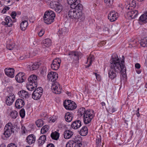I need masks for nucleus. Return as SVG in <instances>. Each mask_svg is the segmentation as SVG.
<instances>
[{
    "mask_svg": "<svg viewBox=\"0 0 147 147\" xmlns=\"http://www.w3.org/2000/svg\"><path fill=\"white\" fill-rule=\"evenodd\" d=\"M16 12L15 11H13L11 13V16L12 18L13 19H14L16 18Z\"/></svg>",
    "mask_w": 147,
    "mask_h": 147,
    "instance_id": "52",
    "label": "nucleus"
},
{
    "mask_svg": "<svg viewBox=\"0 0 147 147\" xmlns=\"http://www.w3.org/2000/svg\"><path fill=\"white\" fill-rule=\"evenodd\" d=\"M80 1H78L76 3L71 6V8L74 10L82 14V11L83 10V6L80 3Z\"/></svg>",
    "mask_w": 147,
    "mask_h": 147,
    "instance_id": "10",
    "label": "nucleus"
},
{
    "mask_svg": "<svg viewBox=\"0 0 147 147\" xmlns=\"http://www.w3.org/2000/svg\"><path fill=\"white\" fill-rule=\"evenodd\" d=\"M13 127L12 123H8L5 126L4 130L11 131V132H13Z\"/></svg>",
    "mask_w": 147,
    "mask_h": 147,
    "instance_id": "30",
    "label": "nucleus"
},
{
    "mask_svg": "<svg viewBox=\"0 0 147 147\" xmlns=\"http://www.w3.org/2000/svg\"><path fill=\"white\" fill-rule=\"evenodd\" d=\"M14 70L12 68H6L5 69V74L8 76L12 78L14 77Z\"/></svg>",
    "mask_w": 147,
    "mask_h": 147,
    "instance_id": "17",
    "label": "nucleus"
},
{
    "mask_svg": "<svg viewBox=\"0 0 147 147\" xmlns=\"http://www.w3.org/2000/svg\"><path fill=\"white\" fill-rule=\"evenodd\" d=\"M43 89L40 87L36 89L32 94V97L34 100H37L40 98L42 94Z\"/></svg>",
    "mask_w": 147,
    "mask_h": 147,
    "instance_id": "7",
    "label": "nucleus"
},
{
    "mask_svg": "<svg viewBox=\"0 0 147 147\" xmlns=\"http://www.w3.org/2000/svg\"><path fill=\"white\" fill-rule=\"evenodd\" d=\"M94 116L93 110H87L86 113L83 116L84 123L86 125L89 124Z\"/></svg>",
    "mask_w": 147,
    "mask_h": 147,
    "instance_id": "4",
    "label": "nucleus"
},
{
    "mask_svg": "<svg viewBox=\"0 0 147 147\" xmlns=\"http://www.w3.org/2000/svg\"><path fill=\"white\" fill-rule=\"evenodd\" d=\"M67 3L70 5V7L72 5H74L77 2L80 1V0H67Z\"/></svg>",
    "mask_w": 147,
    "mask_h": 147,
    "instance_id": "44",
    "label": "nucleus"
},
{
    "mask_svg": "<svg viewBox=\"0 0 147 147\" xmlns=\"http://www.w3.org/2000/svg\"><path fill=\"white\" fill-rule=\"evenodd\" d=\"M114 0H104V2L107 6L112 8L113 7Z\"/></svg>",
    "mask_w": 147,
    "mask_h": 147,
    "instance_id": "34",
    "label": "nucleus"
},
{
    "mask_svg": "<svg viewBox=\"0 0 147 147\" xmlns=\"http://www.w3.org/2000/svg\"><path fill=\"white\" fill-rule=\"evenodd\" d=\"M88 133V129L86 126L83 127L80 131V134L82 136H85L87 135Z\"/></svg>",
    "mask_w": 147,
    "mask_h": 147,
    "instance_id": "28",
    "label": "nucleus"
},
{
    "mask_svg": "<svg viewBox=\"0 0 147 147\" xmlns=\"http://www.w3.org/2000/svg\"><path fill=\"white\" fill-rule=\"evenodd\" d=\"M1 24L3 25H7L6 22L5 21V22H1Z\"/></svg>",
    "mask_w": 147,
    "mask_h": 147,
    "instance_id": "62",
    "label": "nucleus"
},
{
    "mask_svg": "<svg viewBox=\"0 0 147 147\" xmlns=\"http://www.w3.org/2000/svg\"><path fill=\"white\" fill-rule=\"evenodd\" d=\"M135 67L137 69H139L140 67V65L138 63H136L135 65Z\"/></svg>",
    "mask_w": 147,
    "mask_h": 147,
    "instance_id": "57",
    "label": "nucleus"
},
{
    "mask_svg": "<svg viewBox=\"0 0 147 147\" xmlns=\"http://www.w3.org/2000/svg\"><path fill=\"white\" fill-rule=\"evenodd\" d=\"M77 143L78 144V146H79V147H82V144H81L80 143H78V142Z\"/></svg>",
    "mask_w": 147,
    "mask_h": 147,
    "instance_id": "60",
    "label": "nucleus"
},
{
    "mask_svg": "<svg viewBox=\"0 0 147 147\" xmlns=\"http://www.w3.org/2000/svg\"><path fill=\"white\" fill-rule=\"evenodd\" d=\"M65 119L66 121L69 122H71L73 118V115L69 112H67L65 115Z\"/></svg>",
    "mask_w": 147,
    "mask_h": 147,
    "instance_id": "27",
    "label": "nucleus"
},
{
    "mask_svg": "<svg viewBox=\"0 0 147 147\" xmlns=\"http://www.w3.org/2000/svg\"><path fill=\"white\" fill-rule=\"evenodd\" d=\"M63 8L62 5L59 3L54 9V10L57 13H59L62 10Z\"/></svg>",
    "mask_w": 147,
    "mask_h": 147,
    "instance_id": "36",
    "label": "nucleus"
},
{
    "mask_svg": "<svg viewBox=\"0 0 147 147\" xmlns=\"http://www.w3.org/2000/svg\"><path fill=\"white\" fill-rule=\"evenodd\" d=\"M45 32V30L44 29H42L38 33V35L40 37L42 36L44 34Z\"/></svg>",
    "mask_w": 147,
    "mask_h": 147,
    "instance_id": "49",
    "label": "nucleus"
},
{
    "mask_svg": "<svg viewBox=\"0 0 147 147\" xmlns=\"http://www.w3.org/2000/svg\"><path fill=\"white\" fill-rule=\"evenodd\" d=\"M36 123L37 127H41L43 125L44 122L42 120L39 119L36 122Z\"/></svg>",
    "mask_w": 147,
    "mask_h": 147,
    "instance_id": "41",
    "label": "nucleus"
},
{
    "mask_svg": "<svg viewBox=\"0 0 147 147\" xmlns=\"http://www.w3.org/2000/svg\"><path fill=\"white\" fill-rule=\"evenodd\" d=\"M128 10L129 11L127 12V15L130 18L135 19L138 15V11L136 10L131 8Z\"/></svg>",
    "mask_w": 147,
    "mask_h": 147,
    "instance_id": "11",
    "label": "nucleus"
},
{
    "mask_svg": "<svg viewBox=\"0 0 147 147\" xmlns=\"http://www.w3.org/2000/svg\"><path fill=\"white\" fill-rule=\"evenodd\" d=\"M26 78L25 74L22 72L19 73L16 76V80L19 83H22L24 81Z\"/></svg>",
    "mask_w": 147,
    "mask_h": 147,
    "instance_id": "12",
    "label": "nucleus"
},
{
    "mask_svg": "<svg viewBox=\"0 0 147 147\" xmlns=\"http://www.w3.org/2000/svg\"><path fill=\"white\" fill-rule=\"evenodd\" d=\"M76 142L73 141H69L66 144V147H75L76 145Z\"/></svg>",
    "mask_w": 147,
    "mask_h": 147,
    "instance_id": "37",
    "label": "nucleus"
},
{
    "mask_svg": "<svg viewBox=\"0 0 147 147\" xmlns=\"http://www.w3.org/2000/svg\"><path fill=\"white\" fill-rule=\"evenodd\" d=\"M46 139V136L45 135L41 136L38 140V145H42L45 142Z\"/></svg>",
    "mask_w": 147,
    "mask_h": 147,
    "instance_id": "24",
    "label": "nucleus"
},
{
    "mask_svg": "<svg viewBox=\"0 0 147 147\" xmlns=\"http://www.w3.org/2000/svg\"><path fill=\"white\" fill-rule=\"evenodd\" d=\"M9 9V7L6 6L3 8L2 11L1 12L3 13H5L6 12V11L8 10Z\"/></svg>",
    "mask_w": 147,
    "mask_h": 147,
    "instance_id": "50",
    "label": "nucleus"
},
{
    "mask_svg": "<svg viewBox=\"0 0 147 147\" xmlns=\"http://www.w3.org/2000/svg\"><path fill=\"white\" fill-rule=\"evenodd\" d=\"M21 129L22 130V131L23 132V133H26V129L25 127L22 126L21 127Z\"/></svg>",
    "mask_w": 147,
    "mask_h": 147,
    "instance_id": "59",
    "label": "nucleus"
},
{
    "mask_svg": "<svg viewBox=\"0 0 147 147\" xmlns=\"http://www.w3.org/2000/svg\"><path fill=\"white\" fill-rule=\"evenodd\" d=\"M7 147H17L16 145L14 143H11L9 144Z\"/></svg>",
    "mask_w": 147,
    "mask_h": 147,
    "instance_id": "54",
    "label": "nucleus"
},
{
    "mask_svg": "<svg viewBox=\"0 0 147 147\" xmlns=\"http://www.w3.org/2000/svg\"><path fill=\"white\" fill-rule=\"evenodd\" d=\"M27 19H26V20H24L22 21L21 23L20 26L21 29L22 30H25L26 29L28 25V23L27 21Z\"/></svg>",
    "mask_w": 147,
    "mask_h": 147,
    "instance_id": "29",
    "label": "nucleus"
},
{
    "mask_svg": "<svg viewBox=\"0 0 147 147\" xmlns=\"http://www.w3.org/2000/svg\"><path fill=\"white\" fill-rule=\"evenodd\" d=\"M25 104L24 100L21 98L17 99L16 102L15 106L16 108L20 109L23 107Z\"/></svg>",
    "mask_w": 147,
    "mask_h": 147,
    "instance_id": "19",
    "label": "nucleus"
},
{
    "mask_svg": "<svg viewBox=\"0 0 147 147\" xmlns=\"http://www.w3.org/2000/svg\"><path fill=\"white\" fill-rule=\"evenodd\" d=\"M109 111L113 113L117 111L116 109L114 108L113 106L109 108Z\"/></svg>",
    "mask_w": 147,
    "mask_h": 147,
    "instance_id": "51",
    "label": "nucleus"
},
{
    "mask_svg": "<svg viewBox=\"0 0 147 147\" xmlns=\"http://www.w3.org/2000/svg\"><path fill=\"white\" fill-rule=\"evenodd\" d=\"M19 95L22 98H28L29 96V94L28 92L24 90H21L18 92Z\"/></svg>",
    "mask_w": 147,
    "mask_h": 147,
    "instance_id": "23",
    "label": "nucleus"
},
{
    "mask_svg": "<svg viewBox=\"0 0 147 147\" xmlns=\"http://www.w3.org/2000/svg\"><path fill=\"white\" fill-rule=\"evenodd\" d=\"M51 137L53 140H57L59 137V134L56 131L52 132L51 135Z\"/></svg>",
    "mask_w": 147,
    "mask_h": 147,
    "instance_id": "32",
    "label": "nucleus"
},
{
    "mask_svg": "<svg viewBox=\"0 0 147 147\" xmlns=\"http://www.w3.org/2000/svg\"><path fill=\"white\" fill-rule=\"evenodd\" d=\"M7 25L9 27H11L13 25V23L14 22L12 20L11 18L9 16H7L5 19Z\"/></svg>",
    "mask_w": 147,
    "mask_h": 147,
    "instance_id": "31",
    "label": "nucleus"
},
{
    "mask_svg": "<svg viewBox=\"0 0 147 147\" xmlns=\"http://www.w3.org/2000/svg\"><path fill=\"white\" fill-rule=\"evenodd\" d=\"M72 9L68 12V15L71 18L77 19L80 18L82 16V14Z\"/></svg>",
    "mask_w": 147,
    "mask_h": 147,
    "instance_id": "8",
    "label": "nucleus"
},
{
    "mask_svg": "<svg viewBox=\"0 0 147 147\" xmlns=\"http://www.w3.org/2000/svg\"><path fill=\"white\" fill-rule=\"evenodd\" d=\"M12 132L11 131L4 130V132L2 136L3 139L4 140L6 139L7 138L9 137L11 135Z\"/></svg>",
    "mask_w": 147,
    "mask_h": 147,
    "instance_id": "26",
    "label": "nucleus"
},
{
    "mask_svg": "<svg viewBox=\"0 0 147 147\" xmlns=\"http://www.w3.org/2000/svg\"><path fill=\"white\" fill-rule=\"evenodd\" d=\"M15 98V96L12 93L10 94L7 96L5 102L7 105H11L13 103Z\"/></svg>",
    "mask_w": 147,
    "mask_h": 147,
    "instance_id": "16",
    "label": "nucleus"
},
{
    "mask_svg": "<svg viewBox=\"0 0 147 147\" xmlns=\"http://www.w3.org/2000/svg\"><path fill=\"white\" fill-rule=\"evenodd\" d=\"M106 42L105 41H102L99 44L100 46H102L106 44Z\"/></svg>",
    "mask_w": 147,
    "mask_h": 147,
    "instance_id": "56",
    "label": "nucleus"
},
{
    "mask_svg": "<svg viewBox=\"0 0 147 147\" xmlns=\"http://www.w3.org/2000/svg\"><path fill=\"white\" fill-rule=\"evenodd\" d=\"M61 62V60L59 58H56L55 59L51 65L52 69L54 70H57L59 68Z\"/></svg>",
    "mask_w": 147,
    "mask_h": 147,
    "instance_id": "13",
    "label": "nucleus"
},
{
    "mask_svg": "<svg viewBox=\"0 0 147 147\" xmlns=\"http://www.w3.org/2000/svg\"><path fill=\"white\" fill-rule=\"evenodd\" d=\"M18 115V113L16 111H13L11 113L10 116L13 119H16Z\"/></svg>",
    "mask_w": 147,
    "mask_h": 147,
    "instance_id": "43",
    "label": "nucleus"
},
{
    "mask_svg": "<svg viewBox=\"0 0 147 147\" xmlns=\"http://www.w3.org/2000/svg\"><path fill=\"white\" fill-rule=\"evenodd\" d=\"M94 74L96 76V79L98 81H100L101 80L100 76L99 74H97L96 73H94Z\"/></svg>",
    "mask_w": 147,
    "mask_h": 147,
    "instance_id": "53",
    "label": "nucleus"
},
{
    "mask_svg": "<svg viewBox=\"0 0 147 147\" xmlns=\"http://www.w3.org/2000/svg\"><path fill=\"white\" fill-rule=\"evenodd\" d=\"M30 54L28 53L27 55H23L20 56L19 57V59L20 60H23L26 59L30 57Z\"/></svg>",
    "mask_w": 147,
    "mask_h": 147,
    "instance_id": "45",
    "label": "nucleus"
},
{
    "mask_svg": "<svg viewBox=\"0 0 147 147\" xmlns=\"http://www.w3.org/2000/svg\"><path fill=\"white\" fill-rule=\"evenodd\" d=\"M86 111L84 108L82 107L78 109V113L79 115V114H80L81 116L82 115L84 116L85 113H86Z\"/></svg>",
    "mask_w": 147,
    "mask_h": 147,
    "instance_id": "39",
    "label": "nucleus"
},
{
    "mask_svg": "<svg viewBox=\"0 0 147 147\" xmlns=\"http://www.w3.org/2000/svg\"><path fill=\"white\" fill-rule=\"evenodd\" d=\"M51 88L53 92L56 94H59L61 93V88L57 82H53Z\"/></svg>",
    "mask_w": 147,
    "mask_h": 147,
    "instance_id": "9",
    "label": "nucleus"
},
{
    "mask_svg": "<svg viewBox=\"0 0 147 147\" xmlns=\"http://www.w3.org/2000/svg\"><path fill=\"white\" fill-rule=\"evenodd\" d=\"M51 40L49 38H47L43 40L42 42L43 46L46 47H49L51 45Z\"/></svg>",
    "mask_w": 147,
    "mask_h": 147,
    "instance_id": "22",
    "label": "nucleus"
},
{
    "mask_svg": "<svg viewBox=\"0 0 147 147\" xmlns=\"http://www.w3.org/2000/svg\"><path fill=\"white\" fill-rule=\"evenodd\" d=\"M59 2L55 1H51L50 4V7L54 9L55 7H56L57 5H58V4H59Z\"/></svg>",
    "mask_w": 147,
    "mask_h": 147,
    "instance_id": "42",
    "label": "nucleus"
},
{
    "mask_svg": "<svg viewBox=\"0 0 147 147\" xmlns=\"http://www.w3.org/2000/svg\"><path fill=\"white\" fill-rule=\"evenodd\" d=\"M26 142L29 144L34 143L36 140V137L33 134L29 135L26 138Z\"/></svg>",
    "mask_w": 147,
    "mask_h": 147,
    "instance_id": "18",
    "label": "nucleus"
},
{
    "mask_svg": "<svg viewBox=\"0 0 147 147\" xmlns=\"http://www.w3.org/2000/svg\"><path fill=\"white\" fill-rule=\"evenodd\" d=\"M68 55L73 60L72 64L77 66L79 63L78 53L77 52L71 51L68 53Z\"/></svg>",
    "mask_w": 147,
    "mask_h": 147,
    "instance_id": "5",
    "label": "nucleus"
},
{
    "mask_svg": "<svg viewBox=\"0 0 147 147\" xmlns=\"http://www.w3.org/2000/svg\"><path fill=\"white\" fill-rule=\"evenodd\" d=\"M110 69L109 71V76L111 79L116 78L119 73H121L123 76H126L125 66H121L120 60L117 54H113L110 61Z\"/></svg>",
    "mask_w": 147,
    "mask_h": 147,
    "instance_id": "1",
    "label": "nucleus"
},
{
    "mask_svg": "<svg viewBox=\"0 0 147 147\" xmlns=\"http://www.w3.org/2000/svg\"><path fill=\"white\" fill-rule=\"evenodd\" d=\"M25 111L24 109H22L20 111V115L22 118H24L25 116Z\"/></svg>",
    "mask_w": 147,
    "mask_h": 147,
    "instance_id": "46",
    "label": "nucleus"
},
{
    "mask_svg": "<svg viewBox=\"0 0 147 147\" xmlns=\"http://www.w3.org/2000/svg\"><path fill=\"white\" fill-rule=\"evenodd\" d=\"M63 105L66 109L69 110H73L77 107L76 105L74 102L69 100H65L63 103Z\"/></svg>",
    "mask_w": 147,
    "mask_h": 147,
    "instance_id": "6",
    "label": "nucleus"
},
{
    "mask_svg": "<svg viewBox=\"0 0 147 147\" xmlns=\"http://www.w3.org/2000/svg\"><path fill=\"white\" fill-rule=\"evenodd\" d=\"M94 55L90 54L87 59L86 63L88 64V65L86 66V67L87 68L89 67L91 65L92 62L94 60Z\"/></svg>",
    "mask_w": 147,
    "mask_h": 147,
    "instance_id": "25",
    "label": "nucleus"
},
{
    "mask_svg": "<svg viewBox=\"0 0 147 147\" xmlns=\"http://www.w3.org/2000/svg\"><path fill=\"white\" fill-rule=\"evenodd\" d=\"M47 147H55L54 145L53 144L50 143V144H48L47 145Z\"/></svg>",
    "mask_w": 147,
    "mask_h": 147,
    "instance_id": "58",
    "label": "nucleus"
},
{
    "mask_svg": "<svg viewBox=\"0 0 147 147\" xmlns=\"http://www.w3.org/2000/svg\"><path fill=\"white\" fill-rule=\"evenodd\" d=\"M136 71L138 74H140L141 73V71L140 70H136Z\"/></svg>",
    "mask_w": 147,
    "mask_h": 147,
    "instance_id": "63",
    "label": "nucleus"
},
{
    "mask_svg": "<svg viewBox=\"0 0 147 147\" xmlns=\"http://www.w3.org/2000/svg\"><path fill=\"white\" fill-rule=\"evenodd\" d=\"M136 115L138 117H139L140 116V114L139 112H137Z\"/></svg>",
    "mask_w": 147,
    "mask_h": 147,
    "instance_id": "64",
    "label": "nucleus"
},
{
    "mask_svg": "<svg viewBox=\"0 0 147 147\" xmlns=\"http://www.w3.org/2000/svg\"><path fill=\"white\" fill-rule=\"evenodd\" d=\"M47 77L49 80L54 82L57 79L58 75L55 72L51 71L48 74Z\"/></svg>",
    "mask_w": 147,
    "mask_h": 147,
    "instance_id": "15",
    "label": "nucleus"
},
{
    "mask_svg": "<svg viewBox=\"0 0 147 147\" xmlns=\"http://www.w3.org/2000/svg\"><path fill=\"white\" fill-rule=\"evenodd\" d=\"M49 126L47 125H45L41 129L40 132L42 134H44L47 132L49 130Z\"/></svg>",
    "mask_w": 147,
    "mask_h": 147,
    "instance_id": "40",
    "label": "nucleus"
},
{
    "mask_svg": "<svg viewBox=\"0 0 147 147\" xmlns=\"http://www.w3.org/2000/svg\"><path fill=\"white\" fill-rule=\"evenodd\" d=\"M40 64L39 63H34L30 67V68L32 70H36L38 68Z\"/></svg>",
    "mask_w": 147,
    "mask_h": 147,
    "instance_id": "35",
    "label": "nucleus"
},
{
    "mask_svg": "<svg viewBox=\"0 0 147 147\" xmlns=\"http://www.w3.org/2000/svg\"><path fill=\"white\" fill-rule=\"evenodd\" d=\"M118 17V13L115 11H111L109 13L108 16V19L111 22L115 21Z\"/></svg>",
    "mask_w": 147,
    "mask_h": 147,
    "instance_id": "14",
    "label": "nucleus"
},
{
    "mask_svg": "<svg viewBox=\"0 0 147 147\" xmlns=\"http://www.w3.org/2000/svg\"><path fill=\"white\" fill-rule=\"evenodd\" d=\"M81 122L79 120H77L73 122L72 123L71 126L72 128L77 129L81 126Z\"/></svg>",
    "mask_w": 147,
    "mask_h": 147,
    "instance_id": "20",
    "label": "nucleus"
},
{
    "mask_svg": "<svg viewBox=\"0 0 147 147\" xmlns=\"http://www.w3.org/2000/svg\"><path fill=\"white\" fill-rule=\"evenodd\" d=\"M122 59L121 61V65L122 66H123V65H124V66H125V64H124V57L123 56H122Z\"/></svg>",
    "mask_w": 147,
    "mask_h": 147,
    "instance_id": "55",
    "label": "nucleus"
},
{
    "mask_svg": "<svg viewBox=\"0 0 147 147\" xmlns=\"http://www.w3.org/2000/svg\"><path fill=\"white\" fill-rule=\"evenodd\" d=\"M101 104L102 106H104L105 105V103L103 102H102Z\"/></svg>",
    "mask_w": 147,
    "mask_h": 147,
    "instance_id": "61",
    "label": "nucleus"
},
{
    "mask_svg": "<svg viewBox=\"0 0 147 147\" xmlns=\"http://www.w3.org/2000/svg\"><path fill=\"white\" fill-rule=\"evenodd\" d=\"M55 17V14L53 11L48 10L44 13L43 17L44 22L47 24H50L54 22Z\"/></svg>",
    "mask_w": 147,
    "mask_h": 147,
    "instance_id": "3",
    "label": "nucleus"
},
{
    "mask_svg": "<svg viewBox=\"0 0 147 147\" xmlns=\"http://www.w3.org/2000/svg\"><path fill=\"white\" fill-rule=\"evenodd\" d=\"M73 134V132L70 130H65L63 134L64 138L66 139H69L71 137Z\"/></svg>",
    "mask_w": 147,
    "mask_h": 147,
    "instance_id": "21",
    "label": "nucleus"
},
{
    "mask_svg": "<svg viewBox=\"0 0 147 147\" xmlns=\"http://www.w3.org/2000/svg\"><path fill=\"white\" fill-rule=\"evenodd\" d=\"M140 45L144 47H147V37L142 39L140 42Z\"/></svg>",
    "mask_w": 147,
    "mask_h": 147,
    "instance_id": "38",
    "label": "nucleus"
},
{
    "mask_svg": "<svg viewBox=\"0 0 147 147\" xmlns=\"http://www.w3.org/2000/svg\"><path fill=\"white\" fill-rule=\"evenodd\" d=\"M15 46V45L11 44H7L6 46L7 48L9 50H11L13 49Z\"/></svg>",
    "mask_w": 147,
    "mask_h": 147,
    "instance_id": "48",
    "label": "nucleus"
},
{
    "mask_svg": "<svg viewBox=\"0 0 147 147\" xmlns=\"http://www.w3.org/2000/svg\"><path fill=\"white\" fill-rule=\"evenodd\" d=\"M136 5V1L134 0H132L131 3L128 5L127 6L126 9L128 10H130V9L135 7Z\"/></svg>",
    "mask_w": 147,
    "mask_h": 147,
    "instance_id": "33",
    "label": "nucleus"
},
{
    "mask_svg": "<svg viewBox=\"0 0 147 147\" xmlns=\"http://www.w3.org/2000/svg\"><path fill=\"white\" fill-rule=\"evenodd\" d=\"M27 88L30 91L34 90L37 86V77L34 74L31 75L28 78Z\"/></svg>",
    "mask_w": 147,
    "mask_h": 147,
    "instance_id": "2",
    "label": "nucleus"
},
{
    "mask_svg": "<svg viewBox=\"0 0 147 147\" xmlns=\"http://www.w3.org/2000/svg\"><path fill=\"white\" fill-rule=\"evenodd\" d=\"M101 140V136H99V137H97L96 141V144L97 146V147H98V146H100V142Z\"/></svg>",
    "mask_w": 147,
    "mask_h": 147,
    "instance_id": "47",
    "label": "nucleus"
}]
</instances>
